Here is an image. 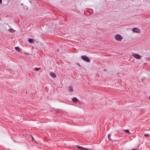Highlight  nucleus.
Here are the masks:
<instances>
[{
  "instance_id": "1",
  "label": "nucleus",
  "mask_w": 150,
  "mask_h": 150,
  "mask_svg": "<svg viewBox=\"0 0 150 150\" xmlns=\"http://www.w3.org/2000/svg\"><path fill=\"white\" fill-rule=\"evenodd\" d=\"M115 39L117 41H121L123 38V37L119 34H117L115 36Z\"/></svg>"
},
{
  "instance_id": "2",
  "label": "nucleus",
  "mask_w": 150,
  "mask_h": 150,
  "mask_svg": "<svg viewBox=\"0 0 150 150\" xmlns=\"http://www.w3.org/2000/svg\"><path fill=\"white\" fill-rule=\"evenodd\" d=\"M81 58L83 60L86 62H90V59H89L86 56H81Z\"/></svg>"
},
{
  "instance_id": "3",
  "label": "nucleus",
  "mask_w": 150,
  "mask_h": 150,
  "mask_svg": "<svg viewBox=\"0 0 150 150\" xmlns=\"http://www.w3.org/2000/svg\"><path fill=\"white\" fill-rule=\"evenodd\" d=\"M132 56L136 59H139L141 58V56L140 55L137 54H133Z\"/></svg>"
},
{
  "instance_id": "4",
  "label": "nucleus",
  "mask_w": 150,
  "mask_h": 150,
  "mask_svg": "<svg viewBox=\"0 0 150 150\" xmlns=\"http://www.w3.org/2000/svg\"><path fill=\"white\" fill-rule=\"evenodd\" d=\"M132 31L136 33H139L140 32V30L139 29L135 28H132Z\"/></svg>"
},
{
  "instance_id": "5",
  "label": "nucleus",
  "mask_w": 150,
  "mask_h": 150,
  "mask_svg": "<svg viewBox=\"0 0 150 150\" xmlns=\"http://www.w3.org/2000/svg\"><path fill=\"white\" fill-rule=\"evenodd\" d=\"M50 74L51 77L53 78H55L56 77V75L53 73H51Z\"/></svg>"
},
{
  "instance_id": "6",
  "label": "nucleus",
  "mask_w": 150,
  "mask_h": 150,
  "mask_svg": "<svg viewBox=\"0 0 150 150\" xmlns=\"http://www.w3.org/2000/svg\"><path fill=\"white\" fill-rule=\"evenodd\" d=\"M78 99L74 97L72 99V101L76 103Z\"/></svg>"
},
{
  "instance_id": "7",
  "label": "nucleus",
  "mask_w": 150,
  "mask_h": 150,
  "mask_svg": "<svg viewBox=\"0 0 150 150\" xmlns=\"http://www.w3.org/2000/svg\"><path fill=\"white\" fill-rule=\"evenodd\" d=\"M73 88L71 86H69L68 87V91L70 92H71L73 91Z\"/></svg>"
},
{
  "instance_id": "8",
  "label": "nucleus",
  "mask_w": 150,
  "mask_h": 150,
  "mask_svg": "<svg viewBox=\"0 0 150 150\" xmlns=\"http://www.w3.org/2000/svg\"><path fill=\"white\" fill-rule=\"evenodd\" d=\"M9 31L10 32L13 33L16 32V30L13 29H9Z\"/></svg>"
},
{
  "instance_id": "9",
  "label": "nucleus",
  "mask_w": 150,
  "mask_h": 150,
  "mask_svg": "<svg viewBox=\"0 0 150 150\" xmlns=\"http://www.w3.org/2000/svg\"><path fill=\"white\" fill-rule=\"evenodd\" d=\"M15 49L18 52H21V49L19 48L18 47H15Z\"/></svg>"
},
{
  "instance_id": "10",
  "label": "nucleus",
  "mask_w": 150,
  "mask_h": 150,
  "mask_svg": "<svg viewBox=\"0 0 150 150\" xmlns=\"http://www.w3.org/2000/svg\"><path fill=\"white\" fill-rule=\"evenodd\" d=\"M28 41L29 43H32L33 42V40L32 39H29L28 40Z\"/></svg>"
},
{
  "instance_id": "11",
  "label": "nucleus",
  "mask_w": 150,
  "mask_h": 150,
  "mask_svg": "<svg viewBox=\"0 0 150 150\" xmlns=\"http://www.w3.org/2000/svg\"><path fill=\"white\" fill-rule=\"evenodd\" d=\"M111 135L110 134H109L108 136V139L109 140H111Z\"/></svg>"
},
{
  "instance_id": "12",
  "label": "nucleus",
  "mask_w": 150,
  "mask_h": 150,
  "mask_svg": "<svg viewBox=\"0 0 150 150\" xmlns=\"http://www.w3.org/2000/svg\"><path fill=\"white\" fill-rule=\"evenodd\" d=\"M125 132H126V133H128V134H129L130 133V132H129V131L127 129L125 130Z\"/></svg>"
},
{
  "instance_id": "13",
  "label": "nucleus",
  "mask_w": 150,
  "mask_h": 150,
  "mask_svg": "<svg viewBox=\"0 0 150 150\" xmlns=\"http://www.w3.org/2000/svg\"><path fill=\"white\" fill-rule=\"evenodd\" d=\"M40 69V68H36L35 69V70L36 71H38Z\"/></svg>"
},
{
  "instance_id": "14",
  "label": "nucleus",
  "mask_w": 150,
  "mask_h": 150,
  "mask_svg": "<svg viewBox=\"0 0 150 150\" xmlns=\"http://www.w3.org/2000/svg\"><path fill=\"white\" fill-rule=\"evenodd\" d=\"M77 148H78L79 149H81V146H79V145H78L77 146Z\"/></svg>"
},
{
  "instance_id": "15",
  "label": "nucleus",
  "mask_w": 150,
  "mask_h": 150,
  "mask_svg": "<svg viewBox=\"0 0 150 150\" xmlns=\"http://www.w3.org/2000/svg\"><path fill=\"white\" fill-rule=\"evenodd\" d=\"M84 150H91V149H88L86 148H84Z\"/></svg>"
},
{
  "instance_id": "16",
  "label": "nucleus",
  "mask_w": 150,
  "mask_h": 150,
  "mask_svg": "<svg viewBox=\"0 0 150 150\" xmlns=\"http://www.w3.org/2000/svg\"><path fill=\"white\" fill-rule=\"evenodd\" d=\"M144 136L146 137H148L149 136V135L148 134H145Z\"/></svg>"
},
{
  "instance_id": "17",
  "label": "nucleus",
  "mask_w": 150,
  "mask_h": 150,
  "mask_svg": "<svg viewBox=\"0 0 150 150\" xmlns=\"http://www.w3.org/2000/svg\"><path fill=\"white\" fill-rule=\"evenodd\" d=\"M84 148H84V147H82L81 148V149L82 150H84Z\"/></svg>"
},
{
  "instance_id": "18",
  "label": "nucleus",
  "mask_w": 150,
  "mask_h": 150,
  "mask_svg": "<svg viewBox=\"0 0 150 150\" xmlns=\"http://www.w3.org/2000/svg\"><path fill=\"white\" fill-rule=\"evenodd\" d=\"M145 59L146 60H147L148 59V58L147 57H145Z\"/></svg>"
},
{
  "instance_id": "19",
  "label": "nucleus",
  "mask_w": 150,
  "mask_h": 150,
  "mask_svg": "<svg viewBox=\"0 0 150 150\" xmlns=\"http://www.w3.org/2000/svg\"><path fill=\"white\" fill-rule=\"evenodd\" d=\"M2 3V0H0V3L1 4Z\"/></svg>"
},
{
  "instance_id": "20",
  "label": "nucleus",
  "mask_w": 150,
  "mask_h": 150,
  "mask_svg": "<svg viewBox=\"0 0 150 150\" xmlns=\"http://www.w3.org/2000/svg\"><path fill=\"white\" fill-rule=\"evenodd\" d=\"M132 150H137L136 149H132Z\"/></svg>"
},
{
  "instance_id": "21",
  "label": "nucleus",
  "mask_w": 150,
  "mask_h": 150,
  "mask_svg": "<svg viewBox=\"0 0 150 150\" xmlns=\"http://www.w3.org/2000/svg\"><path fill=\"white\" fill-rule=\"evenodd\" d=\"M149 99H150V96L149 97Z\"/></svg>"
},
{
  "instance_id": "22",
  "label": "nucleus",
  "mask_w": 150,
  "mask_h": 150,
  "mask_svg": "<svg viewBox=\"0 0 150 150\" xmlns=\"http://www.w3.org/2000/svg\"><path fill=\"white\" fill-rule=\"evenodd\" d=\"M149 60L150 61V58L149 59Z\"/></svg>"
},
{
  "instance_id": "23",
  "label": "nucleus",
  "mask_w": 150,
  "mask_h": 150,
  "mask_svg": "<svg viewBox=\"0 0 150 150\" xmlns=\"http://www.w3.org/2000/svg\"><path fill=\"white\" fill-rule=\"evenodd\" d=\"M149 130H150V128H149Z\"/></svg>"
}]
</instances>
